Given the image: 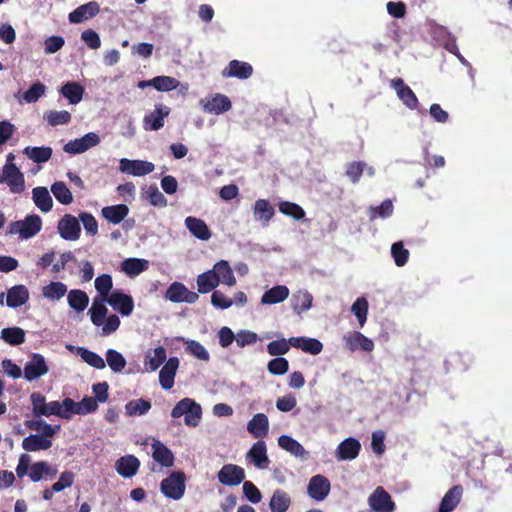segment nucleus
I'll list each match as a JSON object with an SVG mask.
<instances>
[{
  "label": "nucleus",
  "instance_id": "nucleus-50",
  "mask_svg": "<svg viewBox=\"0 0 512 512\" xmlns=\"http://www.w3.org/2000/svg\"><path fill=\"white\" fill-rule=\"evenodd\" d=\"M148 359L145 364L151 371L157 370L166 360V350L162 346H158L146 356Z\"/></svg>",
  "mask_w": 512,
  "mask_h": 512
},
{
  "label": "nucleus",
  "instance_id": "nucleus-30",
  "mask_svg": "<svg viewBox=\"0 0 512 512\" xmlns=\"http://www.w3.org/2000/svg\"><path fill=\"white\" fill-rule=\"evenodd\" d=\"M248 458L258 468H266L269 464V458L267 456L266 444L264 441L259 440L252 445L247 454Z\"/></svg>",
  "mask_w": 512,
  "mask_h": 512
},
{
  "label": "nucleus",
  "instance_id": "nucleus-35",
  "mask_svg": "<svg viewBox=\"0 0 512 512\" xmlns=\"http://www.w3.org/2000/svg\"><path fill=\"white\" fill-rule=\"evenodd\" d=\"M84 92V87L78 82H67L60 89L62 96L73 105L78 104L82 100Z\"/></svg>",
  "mask_w": 512,
  "mask_h": 512
},
{
  "label": "nucleus",
  "instance_id": "nucleus-28",
  "mask_svg": "<svg viewBox=\"0 0 512 512\" xmlns=\"http://www.w3.org/2000/svg\"><path fill=\"white\" fill-rule=\"evenodd\" d=\"M129 214V207L126 204L105 206L101 210V216L112 224L121 223Z\"/></svg>",
  "mask_w": 512,
  "mask_h": 512
},
{
  "label": "nucleus",
  "instance_id": "nucleus-20",
  "mask_svg": "<svg viewBox=\"0 0 512 512\" xmlns=\"http://www.w3.org/2000/svg\"><path fill=\"white\" fill-rule=\"evenodd\" d=\"M140 467V461L134 455L120 457L115 463L117 473L123 478H131L137 474Z\"/></svg>",
  "mask_w": 512,
  "mask_h": 512
},
{
  "label": "nucleus",
  "instance_id": "nucleus-16",
  "mask_svg": "<svg viewBox=\"0 0 512 512\" xmlns=\"http://www.w3.org/2000/svg\"><path fill=\"white\" fill-rule=\"evenodd\" d=\"M390 85L396 91L397 96L407 108L411 110L418 108L419 102L417 96L412 89L405 84L402 78L392 79Z\"/></svg>",
  "mask_w": 512,
  "mask_h": 512
},
{
  "label": "nucleus",
  "instance_id": "nucleus-62",
  "mask_svg": "<svg viewBox=\"0 0 512 512\" xmlns=\"http://www.w3.org/2000/svg\"><path fill=\"white\" fill-rule=\"evenodd\" d=\"M267 369L273 375H283L289 369V362L286 358L276 357L268 362Z\"/></svg>",
  "mask_w": 512,
  "mask_h": 512
},
{
  "label": "nucleus",
  "instance_id": "nucleus-39",
  "mask_svg": "<svg viewBox=\"0 0 512 512\" xmlns=\"http://www.w3.org/2000/svg\"><path fill=\"white\" fill-rule=\"evenodd\" d=\"M122 271L130 277H135L148 269V261L145 259L128 258L121 263Z\"/></svg>",
  "mask_w": 512,
  "mask_h": 512
},
{
  "label": "nucleus",
  "instance_id": "nucleus-7",
  "mask_svg": "<svg viewBox=\"0 0 512 512\" xmlns=\"http://www.w3.org/2000/svg\"><path fill=\"white\" fill-rule=\"evenodd\" d=\"M368 504L375 512H394L396 504L390 494L382 487L378 486L368 497Z\"/></svg>",
  "mask_w": 512,
  "mask_h": 512
},
{
  "label": "nucleus",
  "instance_id": "nucleus-6",
  "mask_svg": "<svg viewBox=\"0 0 512 512\" xmlns=\"http://www.w3.org/2000/svg\"><path fill=\"white\" fill-rule=\"evenodd\" d=\"M7 183L10 192L20 194L25 190L23 173L16 165H4L0 170V184Z\"/></svg>",
  "mask_w": 512,
  "mask_h": 512
},
{
  "label": "nucleus",
  "instance_id": "nucleus-31",
  "mask_svg": "<svg viewBox=\"0 0 512 512\" xmlns=\"http://www.w3.org/2000/svg\"><path fill=\"white\" fill-rule=\"evenodd\" d=\"M292 347L299 348L305 353L318 355L323 350V344L316 338L291 337Z\"/></svg>",
  "mask_w": 512,
  "mask_h": 512
},
{
  "label": "nucleus",
  "instance_id": "nucleus-4",
  "mask_svg": "<svg viewBox=\"0 0 512 512\" xmlns=\"http://www.w3.org/2000/svg\"><path fill=\"white\" fill-rule=\"evenodd\" d=\"M42 229V219L36 214L28 215L24 220L13 221L8 225L7 233L18 234L21 239L34 237Z\"/></svg>",
  "mask_w": 512,
  "mask_h": 512
},
{
  "label": "nucleus",
  "instance_id": "nucleus-43",
  "mask_svg": "<svg viewBox=\"0 0 512 512\" xmlns=\"http://www.w3.org/2000/svg\"><path fill=\"white\" fill-rule=\"evenodd\" d=\"M197 290L198 293L206 294L218 286L217 278L212 270L206 271L197 277Z\"/></svg>",
  "mask_w": 512,
  "mask_h": 512
},
{
  "label": "nucleus",
  "instance_id": "nucleus-37",
  "mask_svg": "<svg viewBox=\"0 0 512 512\" xmlns=\"http://www.w3.org/2000/svg\"><path fill=\"white\" fill-rule=\"evenodd\" d=\"M290 505L291 497L286 491L281 489L274 491L269 502L271 512H286Z\"/></svg>",
  "mask_w": 512,
  "mask_h": 512
},
{
  "label": "nucleus",
  "instance_id": "nucleus-11",
  "mask_svg": "<svg viewBox=\"0 0 512 512\" xmlns=\"http://www.w3.org/2000/svg\"><path fill=\"white\" fill-rule=\"evenodd\" d=\"M343 340L345 348L351 352L356 350L372 352L374 350V342L358 331H348L344 334Z\"/></svg>",
  "mask_w": 512,
  "mask_h": 512
},
{
  "label": "nucleus",
  "instance_id": "nucleus-42",
  "mask_svg": "<svg viewBox=\"0 0 512 512\" xmlns=\"http://www.w3.org/2000/svg\"><path fill=\"white\" fill-rule=\"evenodd\" d=\"M278 445L295 457L304 458L307 454L304 447L297 440L288 435H281L278 438Z\"/></svg>",
  "mask_w": 512,
  "mask_h": 512
},
{
  "label": "nucleus",
  "instance_id": "nucleus-22",
  "mask_svg": "<svg viewBox=\"0 0 512 512\" xmlns=\"http://www.w3.org/2000/svg\"><path fill=\"white\" fill-rule=\"evenodd\" d=\"M360 449V442L355 438L349 437L338 445L336 457L340 461L353 460L359 455Z\"/></svg>",
  "mask_w": 512,
  "mask_h": 512
},
{
  "label": "nucleus",
  "instance_id": "nucleus-15",
  "mask_svg": "<svg viewBox=\"0 0 512 512\" xmlns=\"http://www.w3.org/2000/svg\"><path fill=\"white\" fill-rule=\"evenodd\" d=\"M218 481L226 486H237L245 479V471L235 464H225L217 474Z\"/></svg>",
  "mask_w": 512,
  "mask_h": 512
},
{
  "label": "nucleus",
  "instance_id": "nucleus-58",
  "mask_svg": "<svg viewBox=\"0 0 512 512\" xmlns=\"http://www.w3.org/2000/svg\"><path fill=\"white\" fill-rule=\"evenodd\" d=\"M185 349L188 353L201 361H209L210 354L206 348L196 340H189L186 342Z\"/></svg>",
  "mask_w": 512,
  "mask_h": 512
},
{
  "label": "nucleus",
  "instance_id": "nucleus-57",
  "mask_svg": "<svg viewBox=\"0 0 512 512\" xmlns=\"http://www.w3.org/2000/svg\"><path fill=\"white\" fill-rule=\"evenodd\" d=\"M106 361L114 372H121L126 366V360L123 355L113 349H109L106 352Z\"/></svg>",
  "mask_w": 512,
  "mask_h": 512
},
{
  "label": "nucleus",
  "instance_id": "nucleus-14",
  "mask_svg": "<svg viewBox=\"0 0 512 512\" xmlns=\"http://www.w3.org/2000/svg\"><path fill=\"white\" fill-rule=\"evenodd\" d=\"M107 303L112 307L114 311L119 312L122 316H129L134 308L133 298L119 290L111 292Z\"/></svg>",
  "mask_w": 512,
  "mask_h": 512
},
{
  "label": "nucleus",
  "instance_id": "nucleus-41",
  "mask_svg": "<svg viewBox=\"0 0 512 512\" xmlns=\"http://www.w3.org/2000/svg\"><path fill=\"white\" fill-rule=\"evenodd\" d=\"M67 301L69 306L77 311H84L89 304V297L86 292L80 289L70 290L67 295Z\"/></svg>",
  "mask_w": 512,
  "mask_h": 512
},
{
  "label": "nucleus",
  "instance_id": "nucleus-23",
  "mask_svg": "<svg viewBox=\"0 0 512 512\" xmlns=\"http://www.w3.org/2000/svg\"><path fill=\"white\" fill-rule=\"evenodd\" d=\"M99 11V4L95 1H91L77 7L69 14L68 18L71 23H81L84 20L95 17Z\"/></svg>",
  "mask_w": 512,
  "mask_h": 512
},
{
  "label": "nucleus",
  "instance_id": "nucleus-9",
  "mask_svg": "<svg viewBox=\"0 0 512 512\" xmlns=\"http://www.w3.org/2000/svg\"><path fill=\"white\" fill-rule=\"evenodd\" d=\"M48 371L49 368L44 356L38 353H33L30 360L24 366L23 377L27 381L31 382L47 374Z\"/></svg>",
  "mask_w": 512,
  "mask_h": 512
},
{
  "label": "nucleus",
  "instance_id": "nucleus-24",
  "mask_svg": "<svg viewBox=\"0 0 512 512\" xmlns=\"http://www.w3.org/2000/svg\"><path fill=\"white\" fill-rule=\"evenodd\" d=\"M463 495V487L461 485H454L451 487L442 498L438 512H451L461 501Z\"/></svg>",
  "mask_w": 512,
  "mask_h": 512
},
{
  "label": "nucleus",
  "instance_id": "nucleus-55",
  "mask_svg": "<svg viewBox=\"0 0 512 512\" xmlns=\"http://www.w3.org/2000/svg\"><path fill=\"white\" fill-rule=\"evenodd\" d=\"M292 340L289 338L274 340L267 344V352L271 356H281L286 354L290 350V346H292Z\"/></svg>",
  "mask_w": 512,
  "mask_h": 512
},
{
  "label": "nucleus",
  "instance_id": "nucleus-19",
  "mask_svg": "<svg viewBox=\"0 0 512 512\" xmlns=\"http://www.w3.org/2000/svg\"><path fill=\"white\" fill-rule=\"evenodd\" d=\"M224 78L248 79L253 74V67L248 62L232 60L222 72Z\"/></svg>",
  "mask_w": 512,
  "mask_h": 512
},
{
  "label": "nucleus",
  "instance_id": "nucleus-53",
  "mask_svg": "<svg viewBox=\"0 0 512 512\" xmlns=\"http://www.w3.org/2000/svg\"><path fill=\"white\" fill-rule=\"evenodd\" d=\"M108 298L98 297L96 296L93 299L92 305L88 311V314L90 316V320H103V318L107 314V307L105 306V303L107 302Z\"/></svg>",
  "mask_w": 512,
  "mask_h": 512
},
{
  "label": "nucleus",
  "instance_id": "nucleus-36",
  "mask_svg": "<svg viewBox=\"0 0 512 512\" xmlns=\"http://www.w3.org/2000/svg\"><path fill=\"white\" fill-rule=\"evenodd\" d=\"M29 299L28 289L24 285H16L7 292V305L9 307H19L25 304Z\"/></svg>",
  "mask_w": 512,
  "mask_h": 512
},
{
  "label": "nucleus",
  "instance_id": "nucleus-38",
  "mask_svg": "<svg viewBox=\"0 0 512 512\" xmlns=\"http://www.w3.org/2000/svg\"><path fill=\"white\" fill-rule=\"evenodd\" d=\"M35 205L44 213L49 212L53 206L52 197L46 187H35L32 190Z\"/></svg>",
  "mask_w": 512,
  "mask_h": 512
},
{
  "label": "nucleus",
  "instance_id": "nucleus-25",
  "mask_svg": "<svg viewBox=\"0 0 512 512\" xmlns=\"http://www.w3.org/2000/svg\"><path fill=\"white\" fill-rule=\"evenodd\" d=\"M152 446L153 459L163 467L170 468L174 465V454L172 451L159 440H154Z\"/></svg>",
  "mask_w": 512,
  "mask_h": 512
},
{
  "label": "nucleus",
  "instance_id": "nucleus-63",
  "mask_svg": "<svg viewBox=\"0 0 512 512\" xmlns=\"http://www.w3.org/2000/svg\"><path fill=\"white\" fill-rule=\"evenodd\" d=\"M365 163L361 161L350 162L346 166V175L354 183H358L365 168Z\"/></svg>",
  "mask_w": 512,
  "mask_h": 512
},
{
  "label": "nucleus",
  "instance_id": "nucleus-29",
  "mask_svg": "<svg viewBox=\"0 0 512 512\" xmlns=\"http://www.w3.org/2000/svg\"><path fill=\"white\" fill-rule=\"evenodd\" d=\"M232 103L230 99L224 95L217 93L211 99H209L204 105V111L214 114H222L231 109Z\"/></svg>",
  "mask_w": 512,
  "mask_h": 512
},
{
  "label": "nucleus",
  "instance_id": "nucleus-13",
  "mask_svg": "<svg viewBox=\"0 0 512 512\" xmlns=\"http://www.w3.org/2000/svg\"><path fill=\"white\" fill-rule=\"evenodd\" d=\"M155 169L152 162L144 160H130L122 158L119 162V170L133 176H144L150 174Z\"/></svg>",
  "mask_w": 512,
  "mask_h": 512
},
{
  "label": "nucleus",
  "instance_id": "nucleus-2",
  "mask_svg": "<svg viewBox=\"0 0 512 512\" xmlns=\"http://www.w3.org/2000/svg\"><path fill=\"white\" fill-rule=\"evenodd\" d=\"M32 413L35 417H50L56 415L60 418L69 419L67 408H64L63 401L46 402L45 396L40 392H33L30 395Z\"/></svg>",
  "mask_w": 512,
  "mask_h": 512
},
{
  "label": "nucleus",
  "instance_id": "nucleus-12",
  "mask_svg": "<svg viewBox=\"0 0 512 512\" xmlns=\"http://www.w3.org/2000/svg\"><path fill=\"white\" fill-rule=\"evenodd\" d=\"M64 408H67L69 418L71 415H86L95 412L98 409V402L96 399L90 396L84 397L80 402H75L71 398H65L63 400Z\"/></svg>",
  "mask_w": 512,
  "mask_h": 512
},
{
  "label": "nucleus",
  "instance_id": "nucleus-64",
  "mask_svg": "<svg viewBox=\"0 0 512 512\" xmlns=\"http://www.w3.org/2000/svg\"><path fill=\"white\" fill-rule=\"evenodd\" d=\"M146 199L153 206L161 207V208L167 206V199L159 191L157 186H150L149 187V189L146 192Z\"/></svg>",
  "mask_w": 512,
  "mask_h": 512
},
{
  "label": "nucleus",
  "instance_id": "nucleus-49",
  "mask_svg": "<svg viewBox=\"0 0 512 512\" xmlns=\"http://www.w3.org/2000/svg\"><path fill=\"white\" fill-rule=\"evenodd\" d=\"M67 292V286L62 282H51L42 289L45 298L51 300L61 299Z\"/></svg>",
  "mask_w": 512,
  "mask_h": 512
},
{
  "label": "nucleus",
  "instance_id": "nucleus-47",
  "mask_svg": "<svg viewBox=\"0 0 512 512\" xmlns=\"http://www.w3.org/2000/svg\"><path fill=\"white\" fill-rule=\"evenodd\" d=\"M51 191L58 202L63 205H69L73 202V196L67 185L62 181H57L51 186Z\"/></svg>",
  "mask_w": 512,
  "mask_h": 512
},
{
  "label": "nucleus",
  "instance_id": "nucleus-40",
  "mask_svg": "<svg viewBox=\"0 0 512 512\" xmlns=\"http://www.w3.org/2000/svg\"><path fill=\"white\" fill-rule=\"evenodd\" d=\"M289 296V289L285 285H277L267 290L262 298L263 304H277L284 301Z\"/></svg>",
  "mask_w": 512,
  "mask_h": 512
},
{
  "label": "nucleus",
  "instance_id": "nucleus-56",
  "mask_svg": "<svg viewBox=\"0 0 512 512\" xmlns=\"http://www.w3.org/2000/svg\"><path fill=\"white\" fill-rule=\"evenodd\" d=\"M391 255L395 264L398 267H402L408 262L410 253L407 249L404 248L403 242L399 241L392 244Z\"/></svg>",
  "mask_w": 512,
  "mask_h": 512
},
{
  "label": "nucleus",
  "instance_id": "nucleus-18",
  "mask_svg": "<svg viewBox=\"0 0 512 512\" xmlns=\"http://www.w3.org/2000/svg\"><path fill=\"white\" fill-rule=\"evenodd\" d=\"M170 114V108L163 104H156L154 110L145 115L143 126L145 130L157 131L164 126V119Z\"/></svg>",
  "mask_w": 512,
  "mask_h": 512
},
{
  "label": "nucleus",
  "instance_id": "nucleus-17",
  "mask_svg": "<svg viewBox=\"0 0 512 512\" xmlns=\"http://www.w3.org/2000/svg\"><path fill=\"white\" fill-rule=\"evenodd\" d=\"M330 482L323 475L311 477L307 486L308 495L315 501H323L330 492Z\"/></svg>",
  "mask_w": 512,
  "mask_h": 512
},
{
  "label": "nucleus",
  "instance_id": "nucleus-46",
  "mask_svg": "<svg viewBox=\"0 0 512 512\" xmlns=\"http://www.w3.org/2000/svg\"><path fill=\"white\" fill-rule=\"evenodd\" d=\"M44 119L48 125L55 127L68 124L71 121V114L66 110H48L44 113Z\"/></svg>",
  "mask_w": 512,
  "mask_h": 512
},
{
  "label": "nucleus",
  "instance_id": "nucleus-5",
  "mask_svg": "<svg viewBox=\"0 0 512 512\" xmlns=\"http://www.w3.org/2000/svg\"><path fill=\"white\" fill-rule=\"evenodd\" d=\"M185 474L182 471L172 472L160 483L161 492L170 499L179 500L185 493Z\"/></svg>",
  "mask_w": 512,
  "mask_h": 512
},
{
  "label": "nucleus",
  "instance_id": "nucleus-33",
  "mask_svg": "<svg viewBox=\"0 0 512 512\" xmlns=\"http://www.w3.org/2000/svg\"><path fill=\"white\" fill-rule=\"evenodd\" d=\"M312 302L313 296L306 290H298L293 293L290 299L291 307L298 315L309 310L312 306Z\"/></svg>",
  "mask_w": 512,
  "mask_h": 512
},
{
  "label": "nucleus",
  "instance_id": "nucleus-52",
  "mask_svg": "<svg viewBox=\"0 0 512 512\" xmlns=\"http://www.w3.org/2000/svg\"><path fill=\"white\" fill-rule=\"evenodd\" d=\"M274 208L265 199H259L254 204V215L260 220L268 222L274 216Z\"/></svg>",
  "mask_w": 512,
  "mask_h": 512
},
{
  "label": "nucleus",
  "instance_id": "nucleus-27",
  "mask_svg": "<svg viewBox=\"0 0 512 512\" xmlns=\"http://www.w3.org/2000/svg\"><path fill=\"white\" fill-rule=\"evenodd\" d=\"M247 430L255 438H263L269 432V420L264 413L255 414L248 422Z\"/></svg>",
  "mask_w": 512,
  "mask_h": 512
},
{
  "label": "nucleus",
  "instance_id": "nucleus-10",
  "mask_svg": "<svg viewBox=\"0 0 512 512\" xmlns=\"http://www.w3.org/2000/svg\"><path fill=\"white\" fill-rule=\"evenodd\" d=\"M165 297L174 303L186 302L193 304L198 300L199 295L190 291L183 283L173 282L166 290Z\"/></svg>",
  "mask_w": 512,
  "mask_h": 512
},
{
  "label": "nucleus",
  "instance_id": "nucleus-21",
  "mask_svg": "<svg viewBox=\"0 0 512 512\" xmlns=\"http://www.w3.org/2000/svg\"><path fill=\"white\" fill-rule=\"evenodd\" d=\"M179 367L177 357H170L159 372V382L163 389L169 390L174 385V378Z\"/></svg>",
  "mask_w": 512,
  "mask_h": 512
},
{
  "label": "nucleus",
  "instance_id": "nucleus-60",
  "mask_svg": "<svg viewBox=\"0 0 512 512\" xmlns=\"http://www.w3.org/2000/svg\"><path fill=\"white\" fill-rule=\"evenodd\" d=\"M45 91L46 86L40 81H37L33 83L27 91L24 92L23 99L27 103H34L45 94Z\"/></svg>",
  "mask_w": 512,
  "mask_h": 512
},
{
  "label": "nucleus",
  "instance_id": "nucleus-44",
  "mask_svg": "<svg viewBox=\"0 0 512 512\" xmlns=\"http://www.w3.org/2000/svg\"><path fill=\"white\" fill-rule=\"evenodd\" d=\"M1 339L12 346H17L25 341V332L19 327L4 328L1 331Z\"/></svg>",
  "mask_w": 512,
  "mask_h": 512
},
{
  "label": "nucleus",
  "instance_id": "nucleus-45",
  "mask_svg": "<svg viewBox=\"0 0 512 512\" xmlns=\"http://www.w3.org/2000/svg\"><path fill=\"white\" fill-rule=\"evenodd\" d=\"M23 153L35 163L47 162L52 156L50 147H26Z\"/></svg>",
  "mask_w": 512,
  "mask_h": 512
},
{
  "label": "nucleus",
  "instance_id": "nucleus-34",
  "mask_svg": "<svg viewBox=\"0 0 512 512\" xmlns=\"http://www.w3.org/2000/svg\"><path fill=\"white\" fill-rule=\"evenodd\" d=\"M52 446V441L39 434H31L22 441V448L27 452L47 450Z\"/></svg>",
  "mask_w": 512,
  "mask_h": 512
},
{
  "label": "nucleus",
  "instance_id": "nucleus-32",
  "mask_svg": "<svg viewBox=\"0 0 512 512\" xmlns=\"http://www.w3.org/2000/svg\"><path fill=\"white\" fill-rule=\"evenodd\" d=\"M212 272H214L218 284L221 282L228 286L235 285L236 278L234 276L232 268L230 267L229 263L226 260H221L217 262L214 265Z\"/></svg>",
  "mask_w": 512,
  "mask_h": 512
},
{
  "label": "nucleus",
  "instance_id": "nucleus-26",
  "mask_svg": "<svg viewBox=\"0 0 512 512\" xmlns=\"http://www.w3.org/2000/svg\"><path fill=\"white\" fill-rule=\"evenodd\" d=\"M185 226L199 240L207 241L211 238V231L202 219L189 216L185 219Z\"/></svg>",
  "mask_w": 512,
  "mask_h": 512
},
{
  "label": "nucleus",
  "instance_id": "nucleus-54",
  "mask_svg": "<svg viewBox=\"0 0 512 512\" xmlns=\"http://www.w3.org/2000/svg\"><path fill=\"white\" fill-rule=\"evenodd\" d=\"M278 208L282 214L290 216L295 220H301L305 217V211L296 203L283 201L279 203Z\"/></svg>",
  "mask_w": 512,
  "mask_h": 512
},
{
  "label": "nucleus",
  "instance_id": "nucleus-61",
  "mask_svg": "<svg viewBox=\"0 0 512 512\" xmlns=\"http://www.w3.org/2000/svg\"><path fill=\"white\" fill-rule=\"evenodd\" d=\"M79 354L81 358L90 366L96 369H103L105 367V362L101 356L97 353L90 351L86 348H79Z\"/></svg>",
  "mask_w": 512,
  "mask_h": 512
},
{
  "label": "nucleus",
  "instance_id": "nucleus-1",
  "mask_svg": "<svg viewBox=\"0 0 512 512\" xmlns=\"http://www.w3.org/2000/svg\"><path fill=\"white\" fill-rule=\"evenodd\" d=\"M58 473L55 466L47 461H37L31 464V457L28 454H21L16 467V475L19 478L28 476L32 482L41 480H49L54 478Z\"/></svg>",
  "mask_w": 512,
  "mask_h": 512
},
{
  "label": "nucleus",
  "instance_id": "nucleus-8",
  "mask_svg": "<svg viewBox=\"0 0 512 512\" xmlns=\"http://www.w3.org/2000/svg\"><path fill=\"white\" fill-rule=\"evenodd\" d=\"M61 238L67 241H76L80 238L81 227L79 219L71 214H65L57 225Z\"/></svg>",
  "mask_w": 512,
  "mask_h": 512
},
{
  "label": "nucleus",
  "instance_id": "nucleus-51",
  "mask_svg": "<svg viewBox=\"0 0 512 512\" xmlns=\"http://www.w3.org/2000/svg\"><path fill=\"white\" fill-rule=\"evenodd\" d=\"M180 85V82L171 76H156L153 78L152 87H154L157 91L161 92H169L172 91Z\"/></svg>",
  "mask_w": 512,
  "mask_h": 512
},
{
  "label": "nucleus",
  "instance_id": "nucleus-3",
  "mask_svg": "<svg viewBox=\"0 0 512 512\" xmlns=\"http://www.w3.org/2000/svg\"><path fill=\"white\" fill-rule=\"evenodd\" d=\"M171 416L175 419L184 416L185 424L190 427H195L201 420L202 408L193 399L183 398L174 406Z\"/></svg>",
  "mask_w": 512,
  "mask_h": 512
},
{
  "label": "nucleus",
  "instance_id": "nucleus-59",
  "mask_svg": "<svg viewBox=\"0 0 512 512\" xmlns=\"http://www.w3.org/2000/svg\"><path fill=\"white\" fill-rule=\"evenodd\" d=\"M95 289L99 293L98 297L109 298L112 289V277L109 274H102L95 279Z\"/></svg>",
  "mask_w": 512,
  "mask_h": 512
},
{
  "label": "nucleus",
  "instance_id": "nucleus-48",
  "mask_svg": "<svg viewBox=\"0 0 512 512\" xmlns=\"http://www.w3.org/2000/svg\"><path fill=\"white\" fill-rule=\"evenodd\" d=\"M151 409V402L145 399L131 400L125 405L128 416L144 415Z\"/></svg>",
  "mask_w": 512,
  "mask_h": 512
}]
</instances>
